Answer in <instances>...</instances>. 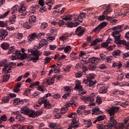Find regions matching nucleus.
Returning a JSON list of instances; mask_svg holds the SVG:
<instances>
[{
  "label": "nucleus",
  "mask_w": 129,
  "mask_h": 129,
  "mask_svg": "<svg viewBox=\"0 0 129 129\" xmlns=\"http://www.w3.org/2000/svg\"><path fill=\"white\" fill-rule=\"evenodd\" d=\"M119 110V107H112L111 108L108 109L107 110V113L109 114V115H114L115 113L118 112Z\"/></svg>",
  "instance_id": "nucleus-6"
},
{
  "label": "nucleus",
  "mask_w": 129,
  "mask_h": 129,
  "mask_svg": "<svg viewBox=\"0 0 129 129\" xmlns=\"http://www.w3.org/2000/svg\"><path fill=\"white\" fill-rule=\"evenodd\" d=\"M15 119H18V120H24L25 117L22 115L21 114H18L15 117Z\"/></svg>",
  "instance_id": "nucleus-40"
},
{
  "label": "nucleus",
  "mask_w": 129,
  "mask_h": 129,
  "mask_svg": "<svg viewBox=\"0 0 129 129\" xmlns=\"http://www.w3.org/2000/svg\"><path fill=\"white\" fill-rule=\"evenodd\" d=\"M16 20H17V16L14 14L12 17L9 18V22L10 24H15L16 23Z\"/></svg>",
  "instance_id": "nucleus-23"
},
{
  "label": "nucleus",
  "mask_w": 129,
  "mask_h": 129,
  "mask_svg": "<svg viewBox=\"0 0 129 129\" xmlns=\"http://www.w3.org/2000/svg\"><path fill=\"white\" fill-rule=\"evenodd\" d=\"M107 92V88H104V89L99 90V93L103 94Z\"/></svg>",
  "instance_id": "nucleus-48"
},
{
  "label": "nucleus",
  "mask_w": 129,
  "mask_h": 129,
  "mask_svg": "<svg viewBox=\"0 0 129 129\" xmlns=\"http://www.w3.org/2000/svg\"><path fill=\"white\" fill-rule=\"evenodd\" d=\"M106 20L108 22H110L111 23H116L117 22V20L116 19H113V18L109 16H106Z\"/></svg>",
  "instance_id": "nucleus-32"
},
{
  "label": "nucleus",
  "mask_w": 129,
  "mask_h": 129,
  "mask_svg": "<svg viewBox=\"0 0 129 129\" xmlns=\"http://www.w3.org/2000/svg\"><path fill=\"white\" fill-rule=\"evenodd\" d=\"M54 79H55V78L52 77V78L46 80V81H44L42 83L43 86H44V84H48V85H53V84H54Z\"/></svg>",
  "instance_id": "nucleus-12"
},
{
  "label": "nucleus",
  "mask_w": 129,
  "mask_h": 129,
  "mask_svg": "<svg viewBox=\"0 0 129 129\" xmlns=\"http://www.w3.org/2000/svg\"><path fill=\"white\" fill-rule=\"evenodd\" d=\"M28 39L29 41H30V42L33 41V40H34V39H38V37L37 36V33H32L28 37Z\"/></svg>",
  "instance_id": "nucleus-18"
},
{
  "label": "nucleus",
  "mask_w": 129,
  "mask_h": 129,
  "mask_svg": "<svg viewBox=\"0 0 129 129\" xmlns=\"http://www.w3.org/2000/svg\"><path fill=\"white\" fill-rule=\"evenodd\" d=\"M101 29V28H100V26H99V25H98L97 27L93 29V33H98Z\"/></svg>",
  "instance_id": "nucleus-54"
},
{
  "label": "nucleus",
  "mask_w": 129,
  "mask_h": 129,
  "mask_svg": "<svg viewBox=\"0 0 129 129\" xmlns=\"http://www.w3.org/2000/svg\"><path fill=\"white\" fill-rule=\"evenodd\" d=\"M48 27V24L47 23L44 22L41 25V29L44 30Z\"/></svg>",
  "instance_id": "nucleus-55"
},
{
  "label": "nucleus",
  "mask_w": 129,
  "mask_h": 129,
  "mask_svg": "<svg viewBox=\"0 0 129 129\" xmlns=\"http://www.w3.org/2000/svg\"><path fill=\"white\" fill-rule=\"evenodd\" d=\"M122 28H123V25H118L111 29L113 30V31H115V30H120V29H122Z\"/></svg>",
  "instance_id": "nucleus-47"
},
{
  "label": "nucleus",
  "mask_w": 129,
  "mask_h": 129,
  "mask_svg": "<svg viewBox=\"0 0 129 129\" xmlns=\"http://www.w3.org/2000/svg\"><path fill=\"white\" fill-rule=\"evenodd\" d=\"M101 60L99 58L92 57L89 58V62L92 63V64H97L99 62H100Z\"/></svg>",
  "instance_id": "nucleus-11"
},
{
  "label": "nucleus",
  "mask_w": 129,
  "mask_h": 129,
  "mask_svg": "<svg viewBox=\"0 0 129 129\" xmlns=\"http://www.w3.org/2000/svg\"><path fill=\"white\" fill-rule=\"evenodd\" d=\"M106 17L103 14L99 17L98 20L99 21H104V20H106Z\"/></svg>",
  "instance_id": "nucleus-62"
},
{
  "label": "nucleus",
  "mask_w": 129,
  "mask_h": 129,
  "mask_svg": "<svg viewBox=\"0 0 129 129\" xmlns=\"http://www.w3.org/2000/svg\"><path fill=\"white\" fill-rule=\"evenodd\" d=\"M79 126V125H77V122L76 120L74 119L72 120V124L70 125L68 127V129L77 128Z\"/></svg>",
  "instance_id": "nucleus-13"
},
{
  "label": "nucleus",
  "mask_w": 129,
  "mask_h": 129,
  "mask_svg": "<svg viewBox=\"0 0 129 129\" xmlns=\"http://www.w3.org/2000/svg\"><path fill=\"white\" fill-rule=\"evenodd\" d=\"M63 21H72V15H68L62 17Z\"/></svg>",
  "instance_id": "nucleus-33"
},
{
  "label": "nucleus",
  "mask_w": 129,
  "mask_h": 129,
  "mask_svg": "<svg viewBox=\"0 0 129 129\" xmlns=\"http://www.w3.org/2000/svg\"><path fill=\"white\" fill-rule=\"evenodd\" d=\"M106 68H107V67L104 63L101 64L99 66V69H101V70H103V69H106Z\"/></svg>",
  "instance_id": "nucleus-59"
},
{
  "label": "nucleus",
  "mask_w": 129,
  "mask_h": 129,
  "mask_svg": "<svg viewBox=\"0 0 129 129\" xmlns=\"http://www.w3.org/2000/svg\"><path fill=\"white\" fill-rule=\"evenodd\" d=\"M86 14L84 12H82L80 13V15L77 18V21L80 22V23H82L83 21V18H85Z\"/></svg>",
  "instance_id": "nucleus-15"
},
{
  "label": "nucleus",
  "mask_w": 129,
  "mask_h": 129,
  "mask_svg": "<svg viewBox=\"0 0 129 129\" xmlns=\"http://www.w3.org/2000/svg\"><path fill=\"white\" fill-rule=\"evenodd\" d=\"M23 37L24 36H23V34L18 33L16 35V39H19V40H22V39H23Z\"/></svg>",
  "instance_id": "nucleus-61"
},
{
  "label": "nucleus",
  "mask_w": 129,
  "mask_h": 129,
  "mask_svg": "<svg viewBox=\"0 0 129 129\" xmlns=\"http://www.w3.org/2000/svg\"><path fill=\"white\" fill-rule=\"evenodd\" d=\"M58 25L60 27H62V26H64V25H66V23H65V22L64 21L60 20L59 21Z\"/></svg>",
  "instance_id": "nucleus-60"
},
{
  "label": "nucleus",
  "mask_w": 129,
  "mask_h": 129,
  "mask_svg": "<svg viewBox=\"0 0 129 129\" xmlns=\"http://www.w3.org/2000/svg\"><path fill=\"white\" fill-rule=\"evenodd\" d=\"M3 82H8L9 79H10V74L8 73H5L4 75L2 76Z\"/></svg>",
  "instance_id": "nucleus-20"
},
{
  "label": "nucleus",
  "mask_w": 129,
  "mask_h": 129,
  "mask_svg": "<svg viewBox=\"0 0 129 129\" xmlns=\"http://www.w3.org/2000/svg\"><path fill=\"white\" fill-rule=\"evenodd\" d=\"M78 91H79V95H81V96L86 94V91H84L83 88L79 90Z\"/></svg>",
  "instance_id": "nucleus-44"
},
{
  "label": "nucleus",
  "mask_w": 129,
  "mask_h": 129,
  "mask_svg": "<svg viewBox=\"0 0 129 129\" xmlns=\"http://www.w3.org/2000/svg\"><path fill=\"white\" fill-rule=\"evenodd\" d=\"M0 40H4L8 36V32L7 30L2 29L0 30Z\"/></svg>",
  "instance_id": "nucleus-8"
},
{
  "label": "nucleus",
  "mask_w": 129,
  "mask_h": 129,
  "mask_svg": "<svg viewBox=\"0 0 129 129\" xmlns=\"http://www.w3.org/2000/svg\"><path fill=\"white\" fill-rule=\"evenodd\" d=\"M100 42H102V40L100 38H97L91 42V46H95L97 45V43H100Z\"/></svg>",
  "instance_id": "nucleus-26"
},
{
  "label": "nucleus",
  "mask_w": 129,
  "mask_h": 129,
  "mask_svg": "<svg viewBox=\"0 0 129 129\" xmlns=\"http://www.w3.org/2000/svg\"><path fill=\"white\" fill-rule=\"evenodd\" d=\"M89 69L90 71H94L95 69H96V66L93 65H89Z\"/></svg>",
  "instance_id": "nucleus-58"
},
{
  "label": "nucleus",
  "mask_w": 129,
  "mask_h": 129,
  "mask_svg": "<svg viewBox=\"0 0 129 129\" xmlns=\"http://www.w3.org/2000/svg\"><path fill=\"white\" fill-rule=\"evenodd\" d=\"M107 22H102L101 23H100L99 26L100 27L101 29H103V28H104V27H106V26H107Z\"/></svg>",
  "instance_id": "nucleus-50"
},
{
  "label": "nucleus",
  "mask_w": 129,
  "mask_h": 129,
  "mask_svg": "<svg viewBox=\"0 0 129 129\" xmlns=\"http://www.w3.org/2000/svg\"><path fill=\"white\" fill-rule=\"evenodd\" d=\"M122 57L124 59H125V58H127V57H129V51L123 53Z\"/></svg>",
  "instance_id": "nucleus-64"
},
{
  "label": "nucleus",
  "mask_w": 129,
  "mask_h": 129,
  "mask_svg": "<svg viewBox=\"0 0 129 129\" xmlns=\"http://www.w3.org/2000/svg\"><path fill=\"white\" fill-rule=\"evenodd\" d=\"M19 13L21 14L22 13H25L26 12V7L24 6V5H22L21 6V8H20L19 10Z\"/></svg>",
  "instance_id": "nucleus-45"
},
{
  "label": "nucleus",
  "mask_w": 129,
  "mask_h": 129,
  "mask_svg": "<svg viewBox=\"0 0 129 129\" xmlns=\"http://www.w3.org/2000/svg\"><path fill=\"white\" fill-rule=\"evenodd\" d=\"M82 68L83 72V74L84 75H86V73L85 72L88 71V69L85 66H83V64H82Z\"/></svg>",
  "instance_id": "nucleus-49"
},
{
  "label": "nucleus",
  "mask_w": 129,
  "mask_h": 129,
  "mask_svg": "<svg viewBox=\"0 0 129 129\" xmlns=\"http://www.w3.org/2000/svg\"><path fill=\"white\" fill-rule=\"evenodd\" d=\"M95 78V75L94 74H90L87 76V78L88 80H92Z\"/></svg>",
  "instance_id": "nucleus-38"
},
{
  "label": "nucleus",
  "mask_w": 129,
  "mask_h": 129,
  "mask_svg": "<svg viewBox=\"0 0 129 129\" xmlns=\"http://www.w3.org/2000/svg\"><path fill=\"white\" fill-rule=\"evenodd\" d=\"M50 36L53 35L56 36L57 35V29H53L50 30Z\"/></svg>",
  "instance_id": "nucleus-43"
},
{
  "label": "nucleus",
  "mask_w": 129,
  "mask_h": 129,
  "mask_svg": "<svg viewBox=\"0 0 129 129\" xmlns=\"http://www.w3.org/2000/svg\"><path fill=\"white\" fill-rule=\"evenodd\" d=\"M95 83H96V81H94L93 82L92 80H88V85L89 86V87L93 88V87H94V85H95Z\"/></svg>",
  "instance_id": "nucleus-28"
},
{
  "label": "nucleus",
  "mask_w": 129,
  "mask_h": 129,
  "mask_svg": "<svg viewBox=\"0 0 129 129\" xmlns=\"http://www.w3.org/2000/svg\"><path fill=\"white\" fill-rule=\"evenodd\" d=\"M75 23H76V24H77L76 25H75V24H74L73 22H68V23L66 24V25L69 28H72L73 27H77V26H78V25L79 24V22H77V20H75Z\"/></svg>",
  "instance_id": "nucleus-17"
},
{
  "label": "nucleus",
  "mask_w": 129,
  "mask_h": 129,
  "mask_svg": "<svg viewBox=\"0 0 129 129\" xmlns=\"http://www.w3.org/2000/svg\"><path fill=\"white\" fill-rule=\"evenodd\" d=\"M113 37L115 38V43L117 44L118 47H119L120 45H119L118 43H117L116 42H118V41H123V40H120V35H113Z\"/></svg>",
  "instance_id": "nucleus-27"
},
{
  "label": "nucleus",
  "mask_w": 129,
  "mask_h": 129,
  "mask_svg": "<svg viewBox=\"0 0 129 129\" xmlns=\"http://www.w3.org/2000/svg\"><path fill=\"white\" fill-rule=\"evenodd\" d=\"M63 71H65V72H69L70 70H71V66H68L64 68H63Z\"/></svg>",
  "instance_id": "nucleus-51"
},
{
  "label": "nucleus",
  "mask_w": 129,
  "mask_h": 129,
  "mask_svg": "<svg viewBox=\"0 0 129 129\" xmlns=\"http://www.w3.org/2000/svg\"><path fill=\"white\" fill-rule=\"evenodd\" d=\"M51 93H47L41 99V101L40 102V103H43L44 104L45 108H51V104L50 103V102H49L48 100L45 99L47 98V97H49V96H51Z\"/></svg>",
  "instance_id": "nucleus-3"
},
{
  "label": "nucleus",
  "mask_w": 129,
  "mask_h": 129,
  "mask_svg": "<svg viewBox=\"0 0 129 129\" xmlns=\"http://www.w3.org/2000/svg\"><path fill=\"white\" fill-rule=\"evenodd\" d=\"M93 114H96V115L98 114H100V113H102V111L100 110L99 107H96L94 109H92Z\"/></svg>",
  "instance_id": "nucleus-14"
},
{
  "label": "nucleus",
  "mask_w": 129,
  "mask_h": 129,
  "mask_svg": "<svg viewBox=\"0 0 129 129\" xmlns=\"http://www.w3.org/2000/svg\"><path fill=\"white\" fill-rule=\"evenodd\" d=\"M110 12H111V10H110V7H107L106 10L103 12V14L104 15V16L107 17L108 14H109Z\"/></svg>",
  "instance_id": "nucleus-36"
},
{
  "label": "nucleus",
  "mask_w": 129,
  "mask_h": 129,
  "mask_svg": "<svg viewBox=\"0 0 129 129\" xmlns=\"http://www.w3.org/2000/svg\"><path fill=\"white\" fill-rule=\"evenodd\" d=\"M26 114L30 116V117H35V111L29 109Z\"/></svg>",
  "instance_id": "nucleus-25"
},
{
  "label": "nucleus",
  "mask_w": 129,
  "mask_h": 129,
  "mask_svg": "<svg viewBox=\"0 0 129 129\" xmlns=\"http://www.w3.org/2000/svg\"><path fill=\"white\" fill-rule=\"evenodd\" d=\"M84 32H85V29L81 27V26H79L76 29V35L79 37H81V36H83V34H84Z\"/></svg>",
  "instance_id": "nucleus-7"
},
{
  "label": "nucleus",
  "mask_w": 129,
  "mask_h": 129,
  "mask_svg": "<svg viewBox=\"0 0 129 129\" xmlns=\"http://www.w3.org/2000/svg\"><path fill=\"white\" fill-rule=\"evenodd\" d=\"M70 37V35L68 33H66L59 38V40L61 41H64L67 38Z\"/></svg>",
  "instance_id": "nucleus-34"
},
{
  "label": "nucleus",
  "mask_w": 129,
  "mask_h": 129,
  "mask_svg": "<svg viewBox=\"0 0 129 129\" xmlns=\"http://www.w3.org/2000/svg\"><path fill=\"white\" fill-rule=\"evenodd\" d=\"M13 103L14 105H18L19 104H21V99L20 98H16L14 99Z\"/></svg>",
  "instance_id": "nucleus-41"
},
{
  "label": "nucleus",
  "mask_w": 129,
  "mask_h": 129,
  "mask_svg": "<svg viewBox=\"0 0 129 129\" xmlns=\"http://www.w3.org/2000/svg\"><path fill=\"white\" fill-rule=\"evenodd\" d=\"M85 122L86 124H87L85 126L86 127H90V126H91L92 124H91V121H90V120H87Z\"/></svg>",
  "instance_id": "nucleus-57"
},
{
  "label": "nucleus",
  "mask_w": 129,
  "mask_h": 129,
  "mask_svg": "<svg viewBox=\"0 0 129 129\" xmlns=\"http://www.w3.org/2000/svg\"><path fill=\"white\" fill-rule=\"evenodd\" d=\"M112 67L117 68V69H120L121 67H122V63L120 61H119L118 62H114L112 63Z\"/></svg>",
  "instance_id": "nucleus-16"
},
{
  "label": "nucleus",
  "mask_w": 129,
  "mask_h": 129,
  "mask_svg": "<svg viewBox=\"0 0 129 129\" xmlns=\"http://www.w3.org/2000/svg\"><path fill=\"white\" fill-rule=\"evenodd\" d=\"M31 54L33 56L30 57V60L34 63H37L39 60V57H40V51L38 50H31Z\"/></svg>",
  "instance_id": "nucleus-4"
},
{
  "label": "nucleus",
  "mask_w": 129,
  "mask_h": 129,
  "mask_svg": "<svg viewBox=\"0 0 129 129\" xmlns=\"http://www.w3.org/2000/svg\"><path fill=\"white\" fill-rule=\"evenodd\" d=\"M16 50V47L15 46H11L9 48V51L8 52V54H11L12 53H14Z\"/></svg>",
  "instance_id": "nucleus-42"
},
{
  "label": "nucleus",
  "mask_w": 129,
  "mask_h": 129,
  "mask_svg": "<svg viewBox=\"0 0 129 129\" xmlns=\"http://www.w3.org/2000/svg\"><path fill=\"white\" fill-rule=\"evenodd\" d=\"M29 110V108H28L26 106H23L21 109V112L22 113H24L25 114H27L28 113V111Z\"/></svg>",
  "instance_id": "nucleus-31"
},
{
  "label": "nucleus",
  "mask_w": 129,
  "mask_h": 129,
  "mask_svg": "<svg viewBox=\"0 0 129 129\" xmlns=\"http://www.w3.org/2000/svg\"><path fill=\"white\" fill-rule=\"evenodd\" d=\"M104 118H105V115H104L98 116L94 121L93 123H96L97 121H101V120H103Z\"/></svg>",
  "instance_id": "nucleus-24"
},
{
  "label": "nucleus",
  "mask_w": 129,
  "mask_h": 129,
  "mask_svg": "<svg viewBox=\"0 0 129 129\" xmlns=\"http://www.w3.org/2000/svg\"><path fill=\"white\" fill-rule=\"evenodd\" d=\"M9 47H10V44H9V43L7 42H3L1 44V47L4 50H7V49H9Z\"/></svg>",
  "instance_id": "nucleus-30"
},
{
  "label": "nucleus",
  "mask_w": 129,
  "mask_h": 129,
  "mask_svg": "<svg viewBox=\"0 0 129 129\" xmlns=\"http://www.w3.org/2000/svg\"><path fill=\"white\" fill-rule=\"evenodd\" d=\"M45 36V33L40 32L38 34L37 33V39H40V38H43Z\"/></svg>",
  "instance_id": "nucleus-53"
},
{
  "label": "nucleus",
  "mask_w": 129,
  "mask_h": 129,
  "mask_svg": "<svg viewBox=\"0 0 129 129\" xmlns=\"http://www.w3.org/2000/svg\"><path fill=\"white\" fill-rule=\"evenodd\" d=\"M80 57H82V58H88L87 57V55L85 54V52L81 51H80V54H79Z\"/></svg>",
  "instance_id": "nucleus-52"
},
{
  "label": "nucleus",
  "mask_w": 129,
  "mask_h": 129,
  "mask_svg": "<svg viewBox=\"0 0 129 129\" xmlns=\"http://www.w3.org/2000/svg\"><path fill=\"white\" fill-rule=\"evenodd\" d=\"M124 86H129V82H121L119 84L120 87H123Z\"/></svg>",
  "instance_id": "nucleus-39"
},
{
  "label": "nucleus",
  "mask_w": 129,
  "mask_h": 129,
  "mask_svg": "<svg viewBox=\"0 0 129 129\" xmlns=\"http://www.w3.org/2000/svg\"><path fill=\"white\" fill-rule=\"evenodd\" d=\"M4 67L3 68V71L4 73H11L12 72V67H9L8 64V61L7 60H2L0 61V67Z\"/></svg>",
  "instance_id": "nucleus-2"
},
{
  "label": "nucleus",
  "mask_w": 129,
  "mask_h": 129,
  "mask_svg": "<svg viewBox=\"0 0 129 129\" xmlns=\"http://www.w3.org/2000/svg\"><path fill=\"white\" fill-rule=\"evenodd\" d=\"M47 45H48V42L46 39H43L40 41L39 46H37V48L41 49L42 47H46Z\"/></svg>",
  "instance_id": "nucleus-10"
},
{
  "label": "nucleus",
  "mask_w": 129,
  "mask_h": 129,
  "mask_svg": "<svg viewBox=\"0 0 129 129\" xmlns=\"http://www.w3.org/2000/svg\"><path fill=\"white\" fill-rule=\"evenodd\" d=\"M27 16V12H23L20 13V18L21 19H25L26 18V16Z\"/></svg>",
  "instance_id": "nucleus-56"
},
{
  "label": "nucleus",
  "mask_w": 129,
  "mask_h": 129,
  "mask_svg": "<svg viewBox=\"0 0 129 129\" xmlns=\"http://www.w3.org/2000/svg\"><path fill=\"white\" fill-rule=\"evenodd\" d=\"M116 43L118 44V45H123L126 46V47H129V42L126 43L125 40H119L118 41H116Z\"/></svg>",
  "instance_id": "nucleus-21"
},
{
  "label": "nucleus",
  "mask_w": 129,
  "mask_h": 129,
  "mask_svg": "<svg viewBox=\"0 0 129 129\" xmlns=\"http://www.w3.org/2000/svg\"><path fill=\"white\" fill-rule=\"evenodd\" d=\"M82 76V72H78L75 74V77L77 78H80Z\"/></svg>",
  "instance_id": "nucleus-63"
},
{
  "label": "nucleus",
  "mask_w": 129,
  "mask_h": 129,
  "mask_svg": "<svg viewBox=\"0 0 129 129\" xmlns=\"http://www.w3.org/2000/svg\"><path fill=\"white\" fill-rule=\"evenodd\" d=\"M116 124H117V122H116V119L114 118V116H112L110 117V121L108 124H107L106 126L104 125L99 124L97 126V128L106 129V127L108 128H112V127H114Z\"/></svg>",
  "instance_id": "nucleus-1"
},
{
  "label": "nucleus",
  "mask_w": 129,
  "mask_h": 129,
  "mask_svg": "<svg viewBox=\"0 0 129 129\" xmlns=\"http://www.w3.org/2000/svg\"><path fill=\"white\" fill-rule=\"evenodd\" d=\"M72 49V48H71V46L68 45L64 47V51L65 53H68V52H70V51H71Z\"/></svg>",
  "instance_id": "nucleus-46"
},
{
  "label": "nucleus",
  "mask_w": 129,
  "mask_h": 129,
  "mask_svg": "<svg viewBox=\"0 0 129 129\" xmlns=\"http://www.w3.org/2000/svg\"><path fill=\"white\" fill-rule=\"evenodd\" d=\"M121 51L119 49L115 50L112 52V55L115 58H117V57L120 56Z\"/></svg>",
  "instance_id": "nucleus-19"
},
{
  "label": "nucleus",
  "mask_w": 129,
  "mask_h": 129,
  "mask_svg": "<svg viewBox=\"0 0 129 129\" xmlns=\"http://www.w3.org/2000/svg\"><path fill=\"white\" fill-rule=\"evenodd\" d=\"M10 13H11V11H8L5 12L3 15H0V20H4V19L7 18V17H8Z\"/></svg>",
  "instance_id": "nucleus-35"
},
{
  "label": "nucleus",
  "mask_w": 129,
  "mask_h": 129,
  "mask_svg": "<svg viewBox=\"0 0 129 129\" xmlns=\"http://www.w3.org/2000/svg\"><path fill=\"white\" fill-rule=\"evenodd\" d=\"M71 105V104L70 103H67L66 105L61 107V111H60V113L61 114H64L68 111V107Z\"/></svg>",
  "instance_id": "nucleus-9"
},
{
  "label": "nucleus",
  "mask_w": 129,
  "mask_h": 129,
  "mask_svg": "<svg viewBox=\"0 0 129 129\" xmlns=\"http://www.w3.org/2000/svg\"><path fill=\"white\" fill-rule=\"evenodd\" d=\"M82 85H81V82L80 81H78L76 84V86L75 87V90L76 91H78V90H80V89H82Z\"/></svg>",
  "instance_id": "nucleus-22"
},
{
  "label": "nucleus",
  "mask_w": 129,
  "mask_h": 129,
  "mask_svg": "<svg viewBox=\"0 0 129 129\" xmlns=\"http://www.w3.org/2000/svg\"><path fill=\"white\" fill-rule=\"evenodd\" d=\"M94 97H95V94L92 93L90 94V95H86L83 96L82 97V99H83V100H85L86 101L93 102L95 99Z\"/></svg>",
  "instance_id": "nucleus-5"
},
{
  "label": "nucleus",
  "mask_w": 129,
  "mask_h": 129,
  "mask_svg": "<svg viewBox=\"0 0 129 129\" xmlns=\"http://www.w3.org/2000/svg\"><path fill=\"white\" fill-rule=\"evenodd\" d=\"M36 21H37V18L35 16H31L29 18V22L30 24H34Z\"/></svg>",
  "instance_id": "nucleus-29"
},
{
  "label": "nucleus",
  "mask_w": 129,
  "mask_h": 129,
  "mask_svg": "<svg viewBox=\"0 0 129 129\" xmlns=\"http://www.w3.org/2000/svg\"><path fill=\"white\" fill-rule=\"evenodd\" d=\"M29 22H25L23 24V27L26 28V29H31L32 28V24Z\"/></svg>",
  "instance_id": "nucleus-37"
}]
</instances>
